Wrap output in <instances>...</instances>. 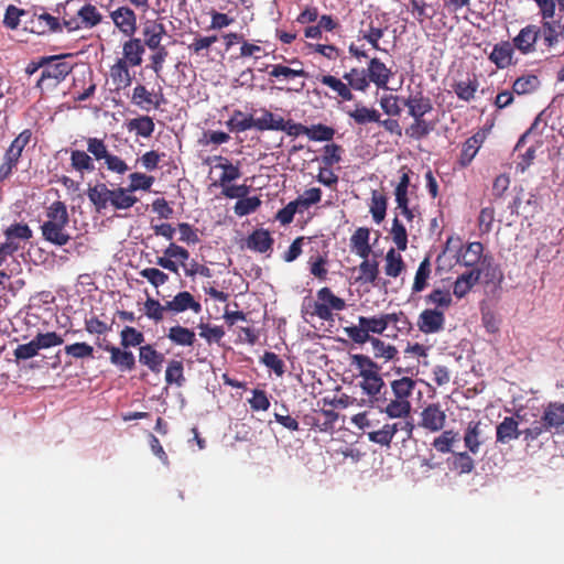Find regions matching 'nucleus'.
I'll use <instances>...</instances> for the list:
<instances>
[{"label":"nucleus","mask_w":564,"mask_h":564,"mask_svg":"<svg viewBox=\"0 0 564 564\" xmlns=\"http://www.w3.org/2000/svg\"><path fill=\"white\" fill-rule=\"evenodd\" d=\"M369 343L372 346V352L376 358H384L386 360H391L398 354V350L394 346L386 344L379 338L371 337Z\"/></svg>","instance_id":"59"},{"label":"nucleus","mask_w":564,"mask_h":564,"mask_svg":"<svg viewBox=\"0 0 564 564\" xmlns=\"http://www.w3.org/2000/svg\"><path fill=\"white\" fill-rule=\"evenodd\" d=\"M366 72L369 84L373 83L377 88L386 89L390 78L392 77L391 69L388 68L378 57H373L368 62Z\"/></svg>","instance_id":"15"},{"label":"nucleus","mask_w":564,"mask_h":564,"mask_svg":"<svg viewBox=\"0 0 564 564\" xmlns=\"http://www.w3.org/2000/svg\"><path fill=\"white\" fill-rule=\"evenodd\" d=\"M477 89V79L459 80L453 85L454 93L464 101H470L475 97Z\"/></svg>","instance_id":"52"},{"label":"nucleus","mask_w":564,"mask_h":564,"mask_svg":"<svg viewBox=\"0 0 564 564\" xmlns=\"http://www.w3.org/2000/svg\"><path fill=\"white\" fill-rule=\"evenodd\" d=\"M129 178L130 184L128 185V191L130 192H137L139 189L149 191L154 183L153 176L140 172L131 173Z\"/></svg>","instance_id":"61"},{"label":"nucleus","mask_w":564,"mask_h":564,"mask_svg":"<svg viewBox=\"0 0 564 564\" xmlns=\"http://www.w3.org/2000/svg\"><path fill=\"white\" fill-rule=\"evenodd\" d=\"M203 307L188 291H181L173 296L172 300L162 304L159 300L148 296L143 304L144 315L154 324H160L164 321L165 314L177 315L186 311H192L194 314H199Z\"/></svg>","instance_id":"1"},{"label":"nucleus","mask_w":564,"mask_h":564,"mask_svg":"<svg viewBox=\"0 0 564 564\" xmlns=\"http://www.w3.org/2000/svg\"><path fill=\"white\" fill-rule=\"evenodd\" d=\"M72 54L48 55V63L44 66L35 83L41 96L53 93L59 84L73 72L75 64L68 61Z\"/></svg>","instance_id":"2"},{"label":"nucleus","mask_w":564,"mask_h":564,"mask_svg":"<svg viewBox=\"0 0 564 564\" xmlns=\"http://www.w3.org/2000/svg\"><path fill=\"white\" fill-rule=\"evenodd\" d=\"M446 423V413L440 403H430L420 413L419 426L436 433L444 429Z\"/></svg>","instance_id":"9"},{"label":"nucleus","mask_w":564,"mask_h":564,"mask_svg":"<svg viewBox=\"0 0 564 564\" xmlns=\"http://www.w3.org/2000/svg\"><path fill=\"white\" fill-rule=\"evenodd\" d=\"M70 167L80 174L89 173L95 170L94 159L87 151L70 150Z\"/></svg>","instance_id":"38"},{"label":"nucleus","mask_w":564,"mask_h":564,"mask_svg":"<svg viewBox=\"0 0 564 564\" xmlns=\"http://www.w3.org/2000/svg\"><path fill=\"white\" fill-rule=\"evenodd\" d=\"M431 275V261L430 258H424L416 270L414 281L412 284V293H420L427 286V280Z\"/></svg>","instance_id":"47"},{"label":"nucleus","mask_w":564,"mask_h":564,"mask_svg":"<svg viewBox=\"0 0 564 564\" xmlns=\"http://www.w3.org/2000/svg\"><path fill=\"white\" fill-rule=\"evenodd\" d=\"M391 390L394 399H388L384 403L382 413L391 419H405L411 412V402L409 398L415 389V381L410 377H402L391 382Z\"/></svg>","instance_id":"4"},{"label":"nucleus","mask_w":564,"mask_h":564,"mask_svg":"<svg viewBox=\"0 0 564 564\" xmlns=\"http://www.w3.org/2000/svg\"><path fill=\"white\" fill-rule=\"evenodd\" d=\"M28 15V11L24 9L18 8L14 4H9L6 9L4 18H3V25L7 29L15 30L19 24L22 17Z\"/></svg>","instance_id":"63"},{"label":"nucleus","mask_w":564,"mask_h":564,"mask_svg":"<svg viewBox=\"0 0 564 564\" xmlns=\"http://www.w3.org/2000/svg\"><path fill=\"white\" fill-rule=\"evenodd\" d=\"M226 126L230 131L243 132L256 128V119L252 116L246 117L241 110H235Z\"/></svg>","instance_id":"44"},{"label":"nucleus","mask_w":564,"mask_h":564,"mask_svg":"<svg viewBox=\"0 0 564 564\" xmlns=\"http://www.w3.org/2000/svg\"><path fill=\"white\" fill-rule=\"evenodd\" d=\"M261 205V200L258 196L247 197L238 199L234 206L235 214L237 216H247L254 213Z\"/></svg>","instance_id":"58"},{"label":"nucleus","mask_w":564,"mask_h":564,"mask_svg":"<svg viewBox=\"0 0 564 564\" xmlns=\"http://www.w3.org/2000/svg\"><path fill=\"white\" fill-rule=\"evenodd\" d=\"M403 105L408 108V113L412 118L424 117L433 110V102L430 97L423 95L422 91L410 94L403 100Z\"/></svg>","instance_id":"19"},{"label":"nucleus","mask_w":564,"mask_h":564,"mask_svg":"<svg viewBox=\"0 0 564 564\" xmlns=\"http://www.w3.org/2000/svg\"><path fill=\"white\" fill-rule=\"evenodd\" d=\"M390 234L398 250L405 251L408 248V232L404 225L399 220L398 217H395L392 221Z\"/></svg>","instance_id":"60"},{"label":"nucleus","mask_w":564,"mask_h":564,"mask_svg":"<svg viewBox=\"0 0 564 564\" xmlns=\"http://www.w3.org/2000/svg\"><path fill=\"white\" fill-rule=\"evenodd\" d=\"M358 322L368 335H370V333L381 335L387 329L382 314L371 317L359 316Z\"/></svg>","instance_id":"57"},{"label":"nucleus","mask_w":564,"mask_h":564,"mask_svg":"<svg viewBox=\"0 0 564 564\" xmlns=\"http://www.w3.org/2000/svg\"><path fill=\"white\" fill-rule=\"evenodd\" d=\"M273 238L265 229H257L247 238V247L259 253H265L272 249Z\"/></svg>","instance_id":"34"},{"label":"nucleus","mask_w":564,"mask_h":564,"mask_svg":"<svg viewBox=\"0 0 564 564\" xmlns=\"http://www.w3.org/2000/svg\"><path fill=\"white\" fill-rule=\"evenodd\" d=\"M111 194L112 189H109L105 183H97L87 191V196L97 212L107 208L108 204L111 203Z\"/></svg>","instance_id":"31"},{"label":"nucleus","mask_w":564,"mask_h":564,"mask_svg":"<svg viewBox=\"0 0 564 564\" xmlns=\"http://www.w3.org/2000/svg\"><path fill=\"white\" fill-rule=\"evenodd\" d=\"M99 348L108 351L110 354V362L116 366L120 371H131L135 367V358L134 355L126 350L120 349L111 344H107L102 346L99 344Z\"/></svg>","instance_id":"18"},{"label":"nucleus","mask_w":564,"mask_h":564,"mask_svg":"<svg viewBox=\"0 0 564 564\" xmlns=\"http://www.w3.org/2000/svg\"><path fill=\"white\" fill-rule=\"evenodd\" d=\"M131 102L141 109H159L165 102L164 95L160 88L158 93H151L144 85H137L133 88Z\"/></svg>","instance_id":"13"},{"label":"nucleus","mask_w":564,"mask_h":564,"mask_svg":"<svg viewBox=\"0 0 564 564\" xmlns=\"http://www.w3.org/2000/svg\"><path fill=\"white\" fill-rule=\"evenodd\" d=\"M166 337L173 345L180 347H193L196 341L195 332L180 324L171 326L166 333Z\"/></svg>","instance_id":"27"},{"label":"nucleus","mask_w":564,"mask_h":564,"mask_svg":"<svg viewBox=\"0 0 564 564\" xmlns=\"http://www.w3.org/2000/svg\"><path fill=\"white\" fill-rule=\"evenodd\" d=\"M129 40L122 44V57L118 61L131 67H138L143 62V54L145 52L144 44L139 37L128 36Z\"/></svg>","instance_id":"14"},{"label":"nucleus","mask_w":564,"mask_h":564,"mask_svg":"<svg viewBox=\"0 0 564 564\" xmlns=\"http://www.w3.org/2000/svg\"><path fill=\"white\" fill-rule=\"evenodd\" d=\"M388 199L384 194L373 189L371 193L370 213L376 224H380L387 214Z\"/></svg>","instance_id":"45"},{"label":"nucleus","mask_w":564,"mask_h":564,"mask_svg":"<svg viewBox=\"0 0 564 564\" xmlns=\"http://www.w3.org/2000/svg\"><path fill=\"white\" fill-rule=\"evenodd\" d=\"M110 19L115 26L124 35L132 36L137 32V14L128 6H121L110 12Z\"/></svg>","instance_id":"11"},{"label":"nucleus","mask_w":564,"mask_h":564,"mask_svg":"<svg viewBox=\"0 0 564 564\" xmlns=\"http://www.w3.org/2000/svg\"><path fill=\"white\" fill-rule=\"evenodd\" d=\"M166 34L165 25L158 20H147L142 26V43L144 48H159Z\"/></svg>","instance_id":"17"},{"label":"nucleus","mask_w":564,"mask_h":564,"mask_svg":"<svg viewBox=\"0 0 564 564\" xmlns=\"http://www.w3.org/2000/svg\"><path fill=\"white\" fill-rule=\"evenodd\" d=\"M144 335L131 326H126L120 333V344L123 348L141 346Z\"/></svg>","instance_id":"55"},{"label":"nucleus","mask_w":564,"mask_h":564,"mask_svg":"<svg viewBox=\"0 0 564 564\" xmlns=\"http://www.w3.org/2000/svg\"><path fill=\"white\" fill-rule=\"evenodd\" d=\"M345 307V300L335 295L329 288L324 286L317 291L315 300L304 302L303 311L310 316L330 322L334 321L333 311H343Z\"/></svg>","instance_id":"5"},{"label":"nucleus","mask_w":564,"mask_h":564,"mask_svg":"<svg viewBox=\"0 0 564 564\" xmlns=\"http://www.w3.org/2000/svg\"><path fill=\"white\" fill-rule=\"evenodd\" d=\"M544 424L549 432L564 425V403L550 402L542 414Z\"/></svg>","instance_id":"33"},{"label":"nucleus","mask_w":564,"mask_h":564,"mask_svg":"<svg viewBox=\"0 0 564 564\" xmlns=\"http://www.w3.org/2000/svg\"><path fill=\"white\" fill-rule=\"evenodd\" d=\"M485 139L486 133L484 131H477L463 143L459 156V164L463 167H466L471 163L480 147L485 142Z\"/></svg>","instance_id":"22"},{"label":"nucleus","mask_w":564,"mask_h":564,"mask_svg":"<svg viewBox=\"0 0 564 564\" xmlns=\"http://www.w3.org/2000/svg\"><path fill=\"white\" fill-rule=\"evenodd\" d=\"M445 321V312L442 310L425 308L420 313L416 325L423 334H437L444 330Z\"/></svg>","instance_id":"12"},{"label":"nucleus","mask_w":564,"mask_h":564,"mask_svg":"<svg viewBox=\"0 0 564 564\" xmlns=\"http://www.w3.org/2000/svg\"><path fill=\"white\" fill-rule=\"evenodd\" d=\"M269 76L274 78L293 79L296 77H307V73L303 68L295 69L282 64H274L271 66Z\"/></svg>","instance_id":"56"},{"label":"nucleus","mask_w":564,"mask_h":564,"mask_svg":"<svg viewBox=\"0 0 564 564\" xmlns=\"http://www.w3.org/2000/svg\"><path fill=\"white\" fill-rule=\"evenodd\" d=\"M480 422L479 421H470L467 424V427L465 429L464 433V443L466 448L471 454H477L479 452V448L481 446L480 435H481V429H480Z\"/></svg>","instance_id":"39"},{"label":"nucleus","mask_w":564,"mask_h":564,"mask_svg":"<svg viewBox=\"0 0 564 564\" xmlns=\"http://www.w3.org/2000/svg\"><path fill=\"white\" fill-rule=\"evenodd\" d=\"M307 131L306 135L313 141H330L335 134L334 128L322 123L307 127Z\"/></svg>","instance_id":"64"},{"label":"nucleus","mask_w":564,"mask_h":564,"mask_svg":"<svg viewBox=\"0 0 564 564\" xmlns=\"http://www.w3.org/2000/svg\"><path fill=\"white\" fill-rule=\"evenodd\" d=\"M541 86L540 78L534 74H524L512 84V91L518 96L530 95Z\"/></svg>","instance_id":"36"},{"label":"nucleus","mask_w":564,"mask_h":564,"mask_svg":"<svg viewBox=\"0 0 564 564\" xmlns=\"http://www.w3.org/2000/svg\"><path fill=\"white\" fill-rule=\"evenodd\" d=\"M317 80L330 88L337 97L343 101H350L354 99V94L348 83H345L343 78H337L333 75H322L317 77Z\"/></svg>","instance_id":"29"},{"label":"nucleus","mask_w":564,"mask_h":564,"mask_svg":"<svg viewBox=\"0 0 564 564\" xmlns=\"http://www.w3.org/2000/svg\"><path fill=\"white\" fill-rule=\"evenodd\" d=\"M365 433L370 442L389 447L397 434V425L393 423H384L381 427Z\"/></svg>","instance_id":"35"},{"label":"nucleus","mask_w":564,"mask_h":564,"mask_svg":"<svg viewBox=\"0 0 564 564\" xmlns=\"http://www.w3.org/2000/svg\"><path fill=\"white\" fill-rule=\"evenodd\" d=\"M541 30L542 28L539 25L528 24L519 31L511 43L523 55L534 53Z\"/></svg>","instance_id":"10"},{"label":"nucleus","mask_w":564,"mask_h":564,"mask_svg":"<svg viewBox=\"0 0 564 564\" xmlns=\"http://www.w3.org/2000/svg\"><path fill=\"white\" fill-rule=\"evenodd\" d=\"M33 132L31 129L21 131L11 142L4 154L19 163L24 148L31 142Z\"/></svg>","instance_id":"37"},{"label":"nucleus","mask_w":564,"mask_h":564,"mask_svg":"<svg viewBox=\"0 0 564 564\" xmlns=\"http://www.w3.org/2000/svg\"><path fill=\"white\" fill-rule=\"evenodd\" d=\"M132 192L128 187H118L112 189L110 205L116 209H129L138 203V197L131 195Z\"/></svg>","instance_id":"42"},{"label":"nucleus","mask_w":564,"mask_h":564,"mask_svg":"<svg viewBox=\"0 0 564 564\" xmlns=\"http://www.w3.org/2000/svg\"><path fill=\"white\" fill-rule=\"evenodd\" d=\"M425 303L434 305V310L445 312L453 303L452 294L448 290L434 289L425 297Z\"/></svg>","instance_id":"43"},{"label":"nucleus","mask_w":564,"mask_h":564,"mask_svg":"<svg viewBox=\"0 0 564 564\" xmlns=\"http://www.w3.org/2000/svg\"><path fill=\"white\" fill-rule=\"evenodd\" d=\"M436 128V121L426 120L424 117L413 118V122L405 128V135L420 141L425 139Z\"/></svg>","instance_id":"32"},{"label":"nucleus","mask_w":564,"mask_h":564,"mask_svg":"<svg viewBox=\"0 0 564 564\" xmlns=\"http://www.w3.org/2000/svg\"><path fill=\"white\" fill-rule=\"evenodd\" d=\"M102 21V14L96 6L85 3L82 6L76 14L65 13L63 17V26L68 32L78 31L83 29H93Z\"/></svg>","instance_id":"6"},{"label":"nucleus","mask_w":564,"mask_h":564,"mask_svg":"<svg viewBox=\"0 0 564 564\" xmlns=\"http://www.w3.org/2000/svg\"><path fill=\"white\" fill-rule=\"evenodd\" d=\"M26 30L35 34H45L47 32H61L62 25L57 18L50 13L34 14L30 22H25Z\"/></svg>","instance_id":"16"},{"label":"nucleus","mask_w":564,"mask_h":564,"mask_svg":"<svg viewBox=\"0 0 564 564\" xmlns=\"http://www.w3.org/2000/svg\"><path fill=\"white\" fill-rule=\"evenodd\" d=\"M359 275L357 281L362 283H375L379 275V263L376 260L364 259L358 267Z\"/></svg>","instance_id":"49"},{"label":"nucleus","mask_w":564,"mask_h":564,"mask_svg":"<svg viewBox=\"0 0 564 564\" xmlns=\"http://www.w3.org/2000/svg\"><path fill=\"white\" fill-rule=\"evenodd\" d=\"M139 361L152 372L160 373L164 362V355L158 351L152 345L147 344L139 348Z\"/></svg>","instance_id":"24"},{"label":"nucleus","mask_w":564,"mask_h":564,"mask_svg":"<svg viewBox=\"0 0 564 564\" xmlns=\"http://www.w3.org/2000/svg\"><path fill=\"white\" fill-rule=\"evenodd\" d=\"M484 246L479 241H474L462 247L457 253V263L466 268H484L490 270L494 258L490 254H482Z\"/></svg>","instance_id":"7"},{"label":"nucleus","mask_w":564,"mask_h":564,"mask_svg":"<svg viewBox=\"0 0 564 564\" xmlns=\"http://www.w3.org/2000/svg\"><path fill=\"white\" fill-rule=\"evenodd\" d=\"M405 269L402 256L393 248L389 249L386 254L384 272L388 276L397 278Z\"/></svg>","instance_id":"46"},{"label":"nucleus","mask_w":564,"mask_h":564,"mask_svg":"<svg viewBox=\"0 0 564 564\" xmlns=\"http://www.w3.org/2000/svg\"><path fill=\"white\" fill-rule=\"evenodd\" d=\"M458 438V433L453 431V430H446V431H443V433L435 437L432 445L433 447L442 453V454H446V453H449L452 451V447L454 445V443L457 441Z\"/></svg>","instance_id":"53"},{"label":"nucleus","mask_w":564,"mask_h":564,"mask_svg":"<svg viewBox=\"0 0 564 564\" xmlns=\"http://www.w3.org/2000/svg\"><path fill=\"white\" fill-rule=\"evenodd\" d=\"M538 8L539 13L542 18V29L551 30V20L555 15L556 2L555 0H534Z\"/></svg>","instance_id":"54"},{"label":"nucleus","mask_w":564,"mask_h":564,"mask_svg":"<svg viewBox=\"0 0 564 564\" xmlns=\"http://www.w3.org/2000/svg\"><path fill=\"white\" fill-rule=\"evenodd\" d=\"M126 127L130 132L134 131L137 135L143 138H150L155 129L154 121L149 116L133 118L126 123Z\"/></svg>","instance_id":"41"},{"label":"nucleus","mask_w":564,"mask_h":564,"mask_svg":"<svg viewBox=\"0 0 564 564\" xmlns=\"http://www.w3.org/2000/svg\"><path fill=\"white\" fill-rule=\"evenodd\" d=\"M370 230L366 227H359L350 237V249L362 259L369 258L371 246L369 243Z\"/></svg>","instance_id":"28"},{"label":"nucleus","mask_w":564,"mask_h":564,"mask_svg":"<svg viewBox=\"0 0 564 564\" xmlns=\"http://www.w3.org/2000/svg\"><path fill=\"white\" fill-rule=\"evenodd\" d=\"M452 466L459 474H469L475 468V462L467 452L454 453Z\"/></svg>","instance_id":"62"},{"label":"nucleus","mask_w":564,"mask_h":564,"mask_svg":"<svg viewBox=\"0 0 564 564\" xmlns=\"http://www.w3.org/2000/svg\"><path fill=\"white\" fill-rule=\"evenodd\" d=\"M514 50L510 41H501L494 45L488 58L497 68L503 69L513 64Z\"/></svg>","instance_id":"20"},{"label":"nucleus","mask_w":564,"mask_h":564,"mask_svg":"<svg viewBox=\"0 0 564 564\" xmlns=\"http://www.w3.org/2000/svg\"><path fill=\"white\" fill-rule=\"evenodd\" d=\"M283 118L274 115L269 110H263L262 116L256 118V129L259 131L265 130H276L283 129Z\"/></svg>","instance_id":"48"},{"label":"nucleus","mask_w":564,"mask_h":564,"mask_svg":"<svg viewBox=\"0 0 564 564\" xmlns=\"http://www.w3.org/2000/svg\"><path fill=\"white\" fill-rule=\"evenodd\" d=\"M345 112L356 124L359 126H365L371 122L377 123L381 118V113L376 108H369L360 102L355 105V109L346 110Z\"/></svg>","instance_id":"30"},{"label":"nucleus","mask_w":564,"mask_h":564,"mask_svg":"<svg viewBox=\"0 0 564 564\" xmlns=\"http://www.w3.org/2000/svg\"><path fill=\"white\" fill-rule=\"evenodd\" d=\"M521 435H523L522 430H519V422L513 416H506L496 427L497 443L507 444Z\"/></svg>","instance_id":"21"},{"label":"nucleus","mask_w":564,"mask_h":564,"mask_svg":"<svg viewBox=\"0 0 564 564\" xmlns=\"http://www.w3.org/2000/svg\"><path fill=\"white\" fill-rule=\"evenodd\" d=\"M47 220L41 226L43 238L56 246H65L70 236L66 231L69 217L65 203L61 200L53 202L46 210Z\"/></svg>","instance_id":"3"},{"label":"nucleus","mask_w":564,"mask_h":564,"mask_svg":"<svg viewBox=\"0 0 564 564\" xmlns=\"http://www.w3.org/2000/svg\"><path fill=\"white\" fill-rule=\"evenodd\" d=\"M165 381L169 384L183 387L185 383L184 366L181 360H171L165 370Z\"/></svg>","instance_id":"50"},{"label":"nucleus","mask_w":564,"mask_h":564,"mask_svg":"<svg viewBox=\"0 0 564 564\" xmlns=\"http://www.w3.org/2000/svg\"><path fill=\"white\" fill-rule=\"evenodd\" d=\"M351 365L359 371V377L380 371V367L370 357L361 354L351 356Z\"/></svg>","instance_id":"51"},{"label":"nucleus","mask_w":564,"mask_h":564,"mask_svg":"<svg viewBox=\"0 0 564 564\" xmlns=\"http://www.w3.org/2000/svg\"><path fill=\"white\" fill-rule=\"evenodd\" d=\"M130 67L131 66L118 59L110 66V78L116 91L123 90L132 84Z\"/></svg>","instance_id":"25"},{"label":"nucleus","mask_w":564,"mask_h":564,"mask_svg":"<svg viewBox=\"0 0 564 564\" xmlns=\"http://www.w3.org/2000/svg\"><path fill=\"white\" fill-rule=\"evenodd\" d=\"M360 388L364 393L368 395L369 401L382 412L384 403H387V389L386 383L380 375V371L373 375L367 373L361 377Z\"/></svg>","instance_id":"8"},{"label":"nucleus","mask_w":564,"mask_h":564,"mask_svg":"<svg viewBox=\"0 0 564 564\" xmlns=\"http://www.w3.org/2000/svg\"><path fill=\"white\" fill-rule=\"evenodd\" d=\"M343 79L348 83L351 90L365 93L370 86L365 68L352 67L343 75Z\"/></svg>","instance_id":"40"},{"label":"nucleus","mask_w":564,"mask_h":564,"mask_svg":"<svg viewBox=\"0 0 564 564\" xmlns=\"http://www.w3.org/2000/svg\"><path fill=\"white\" fill-rule=\"evenodd\" d=\"M384 32L386 28L381 26V23L378 19H370L367 24L365 22L361 23L359 29V37L367 41L372 48L377 51H383L380 47L379 41L383 37Z\"/></svg>","instance_id":"23"},{"label":"nucleus","mask_w":564,"mask_h":564,"mask_svg":"<svg viewBox=\"0 0 564 564\" xmlns=\"http://www.w3.org/2000/svg\"><path fill=\"white\" fill-rule=\"evenodd\" d=\"M214 161H217L216 167L223 170L221 175L219 176V185L225 187L231 182L238 180L241 176L240 171V162L238 161L236 164H232L227 158L221 155H215L213 158Z\"/></svg>","instance_id":"26"}]
</instances>
